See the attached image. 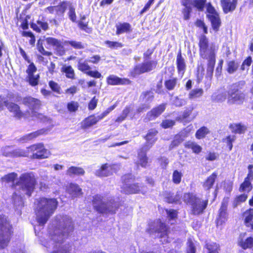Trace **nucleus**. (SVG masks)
I'll list each match as a JSON object with an SVG mask.
<instances>
[{"instance_id": "f257e3e1", "label": "nucleus", "mask_w": 253, "mask_h": 253, "mask_svg": "<svg viewBox=\"0 0 253 253\" xmlns=\"http://www.w3.org/2000/svg\"><path fill=\"white\" fill-rule=\"evenodd\" d=\"M59 223L51 235L50 243L54 244L52 253H69V244L63 245V241L73 232L74 227L71 219L65 215L57 217Z\"/></svg>"}, {"instance_id": "f03ea898", "label": "nucleus", "mask_w": 253, "mask_h": 253, "mask_svg": "<svg viewBox=\"0 0 253 253\" xmlns=\"http://www.w3.org/2000/svg\"><path fill=\"white\" fill-rule=\"evenodd\" d=\"M35 212L38 222L43 225L53 214L58 205L55 198H41L35 202Z\"/></svg>"}, {"instance_id": "7ed1b4c3", "label": "nucleus", "mask_w": 253, "mask_h": 253, "mask_svg": "<svg viewBox=\"0 0 253 253\" xmlns=\"http://www.w3.org/2000/svg\"><path fill=\"white\" fill-rule=\"evenodd\" d=\"M37 183L35 173L27 172L22 173L13 186L19 194L30 197L35 189Z\"/></svg>"}, {"instance_id": "20e7f679", "label": "nucleus", "mask_w": 253, "mask_h": 253, "mask_svg": "<svg viewBox=\"0 0 253 253\" xmlns=\"http://www.w3.org/2000/svg\"><path fill=\"white\" fill-rule=\"evenodd\" d=\"M92 202L94 209L100 213L114 214L119 208V204L114 199L106 200L100 195L93 196Z\"/></svg>"}, {"instance_id": "39448f33", "label": "nucleus", "mask_w": 253, "mask_h": 253, "mask_svg": "<svg viewBox=\"0 0 253 253\" xmlns=\"http://www.w3.org/2000/svg\"><path fill=\"white\" fill-rule=\"evenodd\" d=\"M184 202L191 206V212L194 215H199L204 212L208 205V200L196 197L192 193H185L183 196Z\"/></svg>"}, {"instance_id": "423d86ee", "label": "nucleus", "mask_w": 253, "mask_h": 253, "mask_svg": "<svg viewBox=\"0 0 253 253\" xmlns=\"http://www.w3.org/2000/svg\"><path fill=\"white\" fill-rule=\"evenodd\" d=\"M133 179L134 177L131 174H126L122 177L123 182L122 186V191L127 194L137 193L139 192L144 194L146 192L144 187L140 186L138 183H130Z\"/></svg>"}, {"instance_id": "0eeeda50", "label": "nucleus", "mask_w": 253, "mask_h": 253, "mask_svg": "<svg viewBox=\"0 0 253 253\" xmlns=\"http://www.w3.org/2000/svg\"><path fill=\"white\" fill-rule=\"evenodd\" d=\"M11 226L5 216H0V249L6 247L10 241Z\"/></svg>"}, {"instance_id": "6e6552de", "label": "nucleus", "mask_w": 253, "mask_h": 253, "mask_svg": "<svg viewBox=\"0 0 253 253\" xmlns=\"http://www.w3.org/2000/svg\"><path fill=\"white\" fill-rule=\"evenodd\" d=\"M200 54L202 58L208 60L215 59L214 48L211 45L209 47L208 40L205 36L201 37L199 42Z\"/></svg>"}, {"instance_id": "1a4fd4ad", "label": "nucleus", "mask_w": 253, "mask_h": 253, "mask_svg": "<svg viewBox=\"0 0 253 253\" xmlns=\"http://www.w3.org/2000/svg\"><path fill=\"white\" fill-rule=\"evenodd\" d=\"M207 0H182V4L185 6L183 10L184 18L187 20L189 18V13L191 11L190 5H193L199 11H203Z\"/></svg>"}, {"instance_id": "9d476101", "label": "nucleus", "mask_w": 253, "mask_h": 253, "mask_svg": "<svg viewBox=\"0 0 253 253\" xmlns=\"http://www.w3.org/2000/svg\"><path fill=\"white\" fill-rule=\"evenodd\" d=\"M245 98V94L239 91L238 85L236 84H233L228 92V103L241 104L243 103Z\"/></svg>"}, {"instance_id": "9b49d317", "label": "nucleus", "mask_w": 253, "mask_h": 253, "mask_svg": "<svg viewBox=\"0 0 253 253\" xmlns=\"http://www.w3.org/2000/svg\"><path fill=\"white\" fill-rule=\"evenodd\" d=\"M157 63L155 61H148L136 65L132 72L133 76L149 72L154 69Z\"/></svg>"}, {"instance_id": "f8f14e48", "label": "nucleus", "mask_w": 253, "mask_h": 253, "mask_svg": "<svg viewBox=\"0 0 253 253\" xmlns=\"http://www.w3.org/2000/svg\"><path fill=\"white\" fill-rule=\"evenodd\" d=\"M28 149L33 152L32 157L33 159H45L50 155L49 151L45 149L41 143L33 145L29 147Z\"/></svg>"}, {"instance_id": "ddd939ff", "label": "nucleus", "mask_w": 253, "mask_h": 253, "mask_svg": "<svg viewBox=\"0 0 253 253\" xmlns=\"http://www.w3.org/2000/svg\"><path fill=\"white\" fill-rule=\"evenodd\" d=\"M22 103L28 107L35 115H36V111L38 110L41 106V102L39 99L31 96L24 98L22 100Z\"/></svg>"}, {"instance_id": "4468645a", "label": "nucleus", "mask_w": 253, "mask_h": 253, "mask_svg": "<svg viewBox=\"0 0 253 253\" xmlns=\"http://www.w3.org/2000/svg\"><path fill=\"white\" fill-rule=\"evenodd\" d=\"M166 109V104H162L148 112L144 119L145 122L153 120L158 117Z\"/></svg>"}, {"instance_id": "2eb2a0df", "label": "nucleus", "mask_w": 253, "mask_h": 253, "mask_svg": "<svg viewBox=\"0 0 253 253\" xmlns=\"http://www.w3.org/2000/svg\"><path fill=\"white\" fill-rule=\"evenodd\" d=\"M228 203V198L224 199L221 203V206L219 210L218 216L216 219L217 225L222 224L223 223H224L227 219L228 214L226 211Z\"/></svg>"}, {"instance_id": "dca6fc26", "label": "nucleus", "mask_w": 253, "mask_h": 253, "mask_svg": "<svg viewBox=\"0 0 253 253\" xmlns=\"http://www.w3.org/2000/svg\"><path fill=\"white\" fill-rule=\"evenodd\" d=\"M49 131V128H42L23 136L20 138L19 140L23 143L27 142L37 138L40 135L46 134Z\"/></svg>"}, {"instance_id": "f3484780", "label": "nucleus", "mask_w": 253, "mask_h": 253, "mask_svg": "<svg viewBox=\"0 0 253 253\" xmlns=\"http://www.w3.org/2000/svg\"><path fill=\"white\" fill-rule=\"evenodd\" d=\"M103 118V117L101 114L97 116H90L82 122V126L84 128H87L96 124L99 120Z\"/></svg>"}, {"instance_id": "a211bd4d", "label": "nucleus", "mask_w": 253, "mask_h": 253, "mask_svg": "<svg viewBox=\"0 0 253 253\" xmlns=\"http://www.w3.org/2000/svg\"><path fill=\"white\" fill-rule=\"evenodd\" d=\"M237 0H221V4L225 13L233 11L236 7Z\"/></svg>"}, {"instance_id": "6ab92c4d", "label": "nucleus", "mask_w": 253, "mask_h": 253, "mask_svg": "<svg viewBox=\"0 0 253 253\" xmlns=\"http://www.w3.org/2000/svg\"><path fill=\"white\" fill-rule=\"evenodd\" d=\"M6 107L9 112L13 113L14 117L17 119H20L23 116L24 114L17 104L13 102H8Z\"/></svg>"}, {"instance_id": "aec40b11", "label": "nucleus", "mask_w": 253, "mask_h": 253, "mask_svg": "<svg viewBox=\"0 0 253 253\" xmlns=\"http://www.w3.org/2000/svg\"><path fill=\"white\" fill-rule=\"evenodd\" d=\"M116 34L119 35L123 33H129L132 31L131 25L126 22L118 23L116 25Z\"/></svg>"}, {"instance_id": "412c9836", "label": "nucleus", "mask_w": 253, "mask_h": 253, "mask_svg": "<svg viewBox=\"0 0 253 253\" xmlns=\"http://www.w3.org/2000/svg\"><path fill=\"white\" fill-rule=\"evenodd\" d=\"M238 245L244 250L252 248H253V238L250 237L244 239L242 235L241 234L238 240Z\"/></svg>"}, {"instance_id": "4be33fe9", "label": "nucleus", "mask_w": 253, "mask_h": 253, "mask_svg": "<svg viewBox=\"0 0 253 253\" xmlns=\"http://www.w3.org/2000/svg\"><path fill=\"white\" fill-rule=\"evenodd\" d=\"M107 83L111 85L128 84L129 81L126 79H121L115 75H110L107 78Z\"/></svg>"}, {"instance_id": "5701e85b", "label": "nucleus", "mask_w": 253, "mask_h": 253, "mask_svg": "<svg viewBox=\"0 0 253 253\" xmlns=\"http://www.w3.org/2000/svg\"><path fill=\"white\" fill-rule=\"evenodd\" d=\"M158 131L156 129H151L149 130L145 137L147 141L146 146H148L150 148L157 141V138L156 137V135Z\"/></svg>"}, {"instance_id": "b1692460", "label": "nucleus", "mask_w": 253, "mask_h": 253, "mask_svg": "<svg viewBox=\"0 0 253 253\" xmlns=\"http://www.w3.org/2000/svg\"><path fill=\"white\" fill-rule=\"evenodd\" d=\"M68 191L72 197H79L83 194L82 189L76 184L71 183L68 188Z\"/></svg>"}, {"instance_id": "393cba45", "label": "nucleus", "mask_w": 253, "mask_h": 253, "mask_svg": "<svg viewBox=\"0 0 253 253\" xmlns=\"http://www.w3.org/2000/svg\"><path fill=\"white\" fill-rule=\"evenodd\" d=\"M111 168L107 164L103 165L99 169L96 170V175L99 177H106L111 174Z\"/></svg>"}, {"instance_id": "a878e982", "label": "nucleus", "mask_w": 253, "mask_h": 253, "mask_svg": "<svg viewBox=\"0 0 253 253\" xmlns=\"http://www.w3.org/2000/svg\"><path fill=\"white\" fill-rule=\"evenodd\" d=\"M85 171L83 168L74 166L70 167L66 171V174L70 177L83 175Z\"/></svg>"}, {"instance_id": "bb28decb", "label": "nucleus", "mask_w": 253, "mask_h": 253, "mask_svg": "<svg viewBox=\"0 0 253 253\" xmlns=\"http://www.w3.org/2000/svg\"><path fill=\"white\" fill-rule=\"evenodd\" d=\"M177 67L179 74L182 76L186 68V65L184 58L182 57L181 54L179 52L176 57Z\"/></svg>"}, {"instance_id": "cd10ccee", "label": "nucleus", "mask_w": 253, "mask_h": 253, "mask_svg": "<svg viewBox=\"0 0 253 253\" xmlns=\"http://www.w3.org/2000/svg\"><path fill=\"white\" fill-rule=\"evenodd\" d=\"M208 18L211 22L213 30L215 32L218 31L221 26V20L219 14L212 15Z\"/></svg>"}, {"instance_id": "c85d7f7f", "label": "nucleus", "mask_w": 253, "mask_h": 253, "mask_svg": "<svg viewBox=\"0 0 253 253\" xmlns=\"http://www.w3.org/2000/svg\"><path fill=\"white\" fill-rule=\"evenodd\" d=\"M184 146L186 148L191 149L193 153L197 154L200 153L202 150V148L199 145L193 141H187L185 143Z\"/></svg>"}, {"instance_id": "c756f323", "label": "nucleus", "mask_w": 253, "mask_h": 253, "mask_svg": "<svg viewBox=\"0 0 253 253\" xmlns=\"http://www.w3.org/2000/svg\"><path fill=\"white\" fill-rule=\"evenodd\" d=\"M25 195H22L19 193V192L16 191L13 195L12 199L15 206L18 209L19 208L23 206L24 203L22 200V196H24Z\"/></svg>"}, {"instance_id": "7c9ffc66", "label": "nucleus", "mask_w": 253, "mask_h": 253, "mask_svg": "<svg viewBox=\"0 0 253 253\" xmlns=\"http://www.w3.org/2000/svg\"><path fill=\"white\" fill-rule=\"evenodd\" d=\"M245 216V223L246 226L251 227L253 229V222H252L253 219V209H250L244 213Z\"/></svg>"}, {"instance_id": "2f4dec72", "label": "nucleus", "mask_w": 253, "mask_h": 253, "mask_svg": "<svg viewBox=\"0 0 253 253\" xmlns=\"http://www.w3.org/2000/svg\"><path fill=\"white\" fill-rule=\"evenodd\" d=\"M216 177L217 173L214 172L207 178L203 184V187L205 190H208L212 187Z\"/></svg>"}, {"instance_id": "473e14b6", "label": "nucleus", "mask_w": 253, "mask_h": 253, "mask_svg": "<svg viewBox=\"0 0 253 253\" xmlns=\"http://www.w3.org/2000/svg\"><path fill=\"white\" fill-rule=\"evenodd\" d=\"M140 98L142 101L149 104L154 99V93L151 91H144L141 94Z\"/></svg>"}, {"instance_id": "72a5a7b5", "label": "nucleus", "mask_w": 253, "mask_h": 253, "mask_svg": "<svg viewBox=\"0 0 253 253\" xmlns=\"http://www.w3.org/2000/svg\"><path fill=\"white\" fill-rule=\"evenodd\" d=\"M206 253H218L219 246L215 243L211 242L206 244Z\"/></svg>"}, {"instance_id": "f704fd0d", "label": "nucleus", "mask_w": 253, "mask_h": 253, "mask_svg": "<svg viewBox=\"0 0 253 253\" xmlns=\"http://www.w3.org/2000/svg\"><path fill=\"white\" fill-rule=\"evenodd\" d=\"M3 155L7 157H26L28 154L24 150L16 149L11 152L3 153Z\"/></svg>"}, {"instance_id": "c9c22d12", "label": "nucleus", "mask_w": 253, "mask_h": 253, "mask_svg": "<svg viewBox=\"0 0 253 253\" xmlns=\"http://www.w3.org/2000/svg\"><path fill=\"white\" fill-rule=\"evenodd\" d=\"M61 72L65 73L66 77L69 79H75V72L71 66L64 65L61 68Z\"/></svg>"}, {"instance_id": "e433bc0d", "label": "nucleus", "mask_w": 253, "mask_h": 253, "mask_svg": "<svg viewBox=\"0 0 253 253\" xmlns=\"http://www.w3.org/2000/svg\"><path fill=\"white\" fill-rule=\"evenodd\" d=\"M253 188L251 180L245 178L244 182L241 184L239 188L240 192H249Z\"/></svg>"}, {"instance_id": "4c0bfd02", "label": "nucleus", "mask_w": 253, "mask_h": 253, "mask_svg": "<svg viewBox=\"0 0 253 253\" xmlns=\"http://www.w3.org/2000/svg\"><path fill=\"white\" fill-rule=\"evenodd\" d=\"M67 2L62 1L57 6H54L56 14L58 16L63 15L67 8Z\"/></svg>"}, {"instance_id": "58836bf2", "label": "nucleus", "mask_w": 253, "mask_h": 253, "mask_svg": "<svg viewBox=\"0 0 253 253\" xmlns=\"http://www.w3.org/2000/svg\"><path fill=\"white\" fill-rule=\"evenodd\" d=\"M64 43L66 45H70L72 47L76 49H81L84 48V45L83 43L77 41H65Z\"/></svg>"}, {"instance_id": "ea45409f", "label": "nucleus", "mask_w": 253, "mask_h": 253, "mask_svg": "<svg viewBox=\"0 0 253 253\" xmlns=\"http://www.w3.org/2000/svg\"><path fill=\"white\" fill-rule=\"evenodd\" d=\"M18 174L15 172L9 173L2 176L1 180L2 182H14V180L17 178Z\"/></svg>"}, {"instance_id": "a19ab883", "label": "nucleus", "mask_w": 253, "mask_h": 253, "mask_svg": "<svg viewBox=\"0 0 253 253\" xmlns=\"http://www.w3.org/2000/svg\"><path fill=\"white\" fill-rule=\"evenodd\" d=\"M181 197L180 194L174 195L173 193H169L165 198L166 201L169 203H176L179 201Z\"/></svg>"}, {"instance_id": "79ce46f5", "label": "nucleus", "mask_w": 253, "mask_h": 253, "mask_svg": "<svg viewBox=\"0 0 253 253\" xmlns=\"http://www.w3.org/2000/svg\"><path fill=\"white\" fill-rule=\"evenodd\" d=\"M203 92V90L202 88L194 89L190 92L188 96L190 99H196L202 96Z\"/></svg>"}, {"instance_id": "37998d69", "label": "nucleus", "mask_w": 253, "mask_h": 253, "mask_svg": "<svg viewBox=\"0 0 253 253\" xmlns=\"http://www.w3.org/2000/svg\"><path fill=\"white\" fill-rule=\"evenodd\" d=\"M231 127L233 132L239 134L244 133L246 130V126L240 124L232 125Z\"/></svg>"}, {"instance_id": "c03bdc74", "label": "nucleus", "mask_w": 253, "mask_h": 253, "mask_svg": "<svg viewBox=\"0 0 253 253\" xmlns=\"http://www.w3.org/2000/svg\"><path fill=\"white\" fill-rule=\"evenodd\" d=\"M215 59H211L208 60V67L207 69V75L211 78L212 76Z\"/></svg>"}, {"instance_id": "a18cd8bd", "label": "nucleus", "mask_w": 253, "mask_h": 253, "mask_svg": "<svg viewBox=\"0 0 253 253\" xmlns=\"http://www.w3.org/2000/svg\"><path fill=\"white\" fill-rule=\"evenodd\" d=\"M87 60H85L84 61H82V60H80L78 62V67L79 70L84 72H87L90 69V66L88 65L87 63Z\"/></svg>"}, {"instance_id": "49530a36", "label": "nucleus", "mask_w": 253, "mask_h": 253, "mask_svg": "<svg viewBox=\"0 0 253 253\" xmlns=\"http://www.w3.org/2000/svg\"><path fill=\"white\" fill-rule=\"evenodd\" d=\"M248 198V195L246 194H243L238 196L234 201L233 203V208H236L241 203L246 201Z\"/></svg>"}, {"instance_id": "de8ad7c7", "label": "nucleus", "mask_w": 253, "mask_h": 253, "mask_svg": "<svg viewBox=\"0 0 253 253\" xmlns=\"http://www.w3.org/2000/svg\"><path fill=\"white\" fill-rule=\"evenodd\" d=\"M209 133L208 128L203 126L199 129L196 133V137L198 139H201L205 137Z\"/></svg>"}, {"instance_id": "09e8293b", "label": "nucleus", "mask_w": 253, "mask_h": 253, "mask_svg": "<svg viewBox=\"0 0 253 253\" xmlns=\"http://www.w3.org/2000/svg\"><path fill=\"white\" fill-rule=\"evenodd\" d=\"M177 84V79L173 78L166 81L165 83L166 87L169 90H173Z\"/></svg>"}, {"instance_id": "8fccbe9b", "label": "nucleus", "mask_w": 253, "mask_h": 253, "mask_svg": "<svg viewBox=\"0 0 253 253\" xmlns=\"http://www.w3.org/2000/svg\"><path fill=\"white\" fill-rule=\"evenodd\" d=\"M139 160L138 164L141 165L142 167H146L148 163V159L146 157V154L144 153H139L138 154Z\"/></svg>"}, {"instance_id": "3c124183", "label": "nucleus", "mask_w": 253, "mask_h": 253, "mask_svg": "<svg viewBox=\"0 0 253 253\" xmlns=\"http://www.w3.org/2000/svg\"><path fill=\"white\" fill-rule=\"evenodd\" d=\"M183 140L180 138V136H178V134H176L174 137V139L171 142L169 146V149L171 150L173 149L174 147L178 146Z\"/></svg>"}, {"instance_id": "603ef678", "label": "nucleus", "mask_w": 253, "mask_h": 253, "mask_svg": "<svg viewBox=\"0 0 253 253\" xmlns=\"http://www.w3.org/2000/svg\"><path fill=\"white\" fill-rule=\"evenodd\" d=\"M239 65L237 63H236L234 61H231L228 62L227 72L230 74L234 73L238 69Z\"/></svg>"}, {"instance_id": "864d4df0", "label": "nucleus", "mask_w": 253, "mask_h": 253, "mask_svg": "<svg viewBox=\"0 0 253 253\" xmlns=\"http://www.w3.org/2000/svg\"><path fill=\"white\" fill-rule=\"evenodd\" d=\"M45 41L48 44L53 45L55 47L59 46L60 43H62L61 41L52 37L46 38Z\"/></svg>"}, {"instance_id": "5fc2aeb1", "label": "nucleus", "mask_w": 253, "mask_h": 253, "mask_svg": "<svg viewBox=\"0 0 253 253\" xmlns=\"http://www.w3.org/2000/svg\"><path fill=\"white\" fill-rule=\"evenodd\" d=\"M182 176V174L181 172L177 170H174L172 174V181L176 184L180 183Z\"/></svg>"}, {"instance_id": "6e6d98bb", "label": "nucleus", "mask_w": 253, "mask_h": 253, "mask_svg": "<svg viewBox=\"0 0 253 253\" xmlns=\"http://www.w3.org/2000/svg\"><path fill=\"white\" fill-rule=\"evenodd\" d=\"M187 103L186 100L175 96L172 100V103L177 107H181Z\"/></svg>"}, {"instance_id": "4d7b16f0", "label": "nucleus", "mask_w": 253, "mask_h": 253, "mask_svg": "<svg viewBox=\"0 0 253 253\" xmlns=\"http://www.w3.org/2000/svg\"><path fill=\"white\" fill-rule=\"evenodd\" d=\"M68 15L69 19L73 22H75L76 21L77 16L75 12V8L73 6L70 5L69 6Z\"/></svg>"}, {"instance_id": "13d9d810", "label": "nucleus", "mask_w": 253, "mask_h": 253, "mask_svg": "<svg viewBox=\"0 0 253 253\" xmlns=\"http://www.w3.org/2000/svg\"><path fill=\"white\" fill-rule=\"evenodd\" d=\"M129 112L130 108L129 107H126L123 110L122 115L116 119V122L120 123L124 121L127 116Z\"/></svg>"}, {"instance_id": "bf43d9fd", "label": "nucleus", "mask_w": 253, "mask_h": 253, "mask_svg": "<svg viewBox=\"0 0 253 253\" xmlns=\"http://www.w3.org/2000/svg\"><path fill=\"white\" fill-rule=\"evenodd\" d=\"M207 11L208 13L207 14V17L218 14L211 3H208L207 4Z\"/></svg>"}, {"instance_id": "052dcab7", "label": "nucleus", "mask_w": 253, "mask_h": 253, "mask_svg": "<svg viewBox=\"0 0 253 253\" xmlns=\"http://www.w3.org/2000/svg\"><path fill=\"white\" fill-rule=\"evenodd\" d=\"M175 124V121L168 119L163 121L161 126L164 128H168L173 126Z\"/></svg>"}, {"instance_id": "680f3d73", "label": "nucleus", "mask_w": 253, "mask_h": 253, "mask_svg": "<svg viewBox=\"0 0 253 253\" xmlns=\"http://www.w3.org/2000/svg\"><path fill=\"white\" fill-rule=\"evenodd\" d=\"M37 46H38V49L39 51V52H40L43 55L50 56L52 55V53L51 52H49V51H47L45 50V49H44V48L42 46V42L40 40L38 41V42Z\"/></svg>"}, {"instance_id": "e2e57ef3", "label": "nucleus", "mask_w": 253, "mask_h": 253, "mask_svg": "<svg viewBox=\"0 0 253 253\" xmlns=\"http://www.w3.org/2000/svg\"><path fill=\"white\" fill-rule=\"evenodd\" d=\"M39 75L35 76L33 75H29V82L32 86H35L38 84L39 82Z\"/></svg>"}, {"instance_id": "0e129e2a", "label": "nucleus", "mask_w": 253, "mask_h": 253, "mask_svg": "<svg viewBox=\"0 0 253 253\" xmlns=\"http://www.w3.org/2000/svg\"><path fill=\"white\" fill-rule=\"evenodd\" d=\"M79 108L78 103L75 101H71L68 103L67 108L68 110L72 112H76Z\"/></svg>"}, {"instance_id": "69168bd1", "label": "nucleus", "mask_w": 253, "mask_h": 253, "mask_svg": "<svg viewBox=\"0 0 253 253\" xmlns=\"http://www.w3.org/2000/svg\"><path fill=\"white\" fill-rule=\"evenodd\" d=\"M106 44H107L108 47L112 48H117L119 47H122L123 45L121 43L117 42H111L107 41L105 42Z\"/></svg>"}, {"instance_id": "338daca9", "label": "nucleus", "mask_w": 253, "mask_h": 253, "mask_svg": "<svg viewBox=\"0 0 253 253\" xmlns=\"http://www.w3.org/2000/svg\"><path fill=\"white\" fill-rule=\"evenodd\" d=\"M49 85L53 91L60 93V87L57 83L53 81H50L49 83Z\"/></svg>"}, {"instance_id": "774afa93", "label": "nucleus", "mask_w": 253, "mask_h": 253, "mask_svg": "<svg viewBox=\"0 0 253 253\" xmlns=\"http://www.w3.org/2000/svg\"><path fill=\"white\" fill-rule=\"evenodd\" d=\"M236 139L235 135H229L226 138V143L229 147V150H231L233 147L232 142Z\"/></svg>"}]
</instances>
